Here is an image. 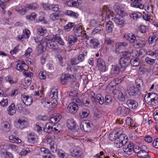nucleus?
Listing matches in <instances>:
<instances>
[{"mask_svg":"<svg viewBox=\"0 0 158 158\" xmlns=\"http://www.w3.org/2000/svg\"><path fill=\"white\" fill-rule=\"evenodd\" d=\"M8 2L5 0H0V7L2 10V12L3 14L6 12V6Z\"/></svg>","mask_w":158,"mask_h":158,"instance_id":"nucleus-35","label":"nucleus"},{"mask_svg":"<svg viewBox=\"0 0 158 158\" xmlns=\"http://www.w3.org/2000/svg\"><path fill=\"white\" fill-rule=\"evenodd\" d=\"M117 93L118 94H116L118 95V98L119 100L120 101H123L125 100V97L122 93L119 91H118Z\"/></svg>","mask_w":158,"mask_h":158,"instance_id":"nucleus-54","label":"nucleus"},{"mask_svg":"<svg viewBox=\"0 0 158 158\" xmlns=\"http://www.w3.org/2000/svg\"><path fill=\"white\" fill-rule=\"evenodd\" d=\"M94 101L95 102H98L101 105L104 102L103 97L99 94H97Z\"/></svg>","mask_w":158,"mask_h":158,"instance_id":"nucleus-29","label":"nucleus"},{"mask_svg":"<svg viewBox=\"0 0 158 158\" xmlns=\"http://www.w3.org/2000/svg\"><path fill=\"white\" fill-rule=\"evenodd\" d=\"M142 16V14L139 12H136V13H134L130 14L131 18L135 20L141 18Z\"/></svg>","mask_w":158,"mask_h":158,"instance_id":"nucleus-31","label":"nucleus"},{"mask_svg":"<svg viewBox=\"0 0 158 158\" xmlns=\"http://www.w3.org/2000/svg\"><path fill=\"white\" fill-rule=\"evenodd\" d=\"M47 32V30L41 27H39L37 28V32L40 35L43 36Z\"/></svg>","mask_w":158,"mask_h":158,"instance_id":"nucleus-38","label":"nucleus"},{"mask_svg":"<svg viewBox=\"0 0 158 158\" xmlns=\"http://www.w3.org/2000/svg\"><path fill=\"white\" fill-rule=\"evenodd\" d=\"M97 62V66L98 69L102 72L105 71L106 69V65L104 61L102 59L98 58Z\"/></svg>","mask_w":158,"mask_h":158,"instance_id":"nucleus-11","label":"nucleus"},{"mask_svg":"<svg viewBox=\"0 0 158 158\" xmlns=\"http://www.w3.org/2000/svg\"><path fill=\"white\" fill-rule=\"evenodd\" d=\"M46 73L43 71H41L39 74V77L41 79L44 80L46 78Z\"/></svg>","mask_w":158,"mask_h":158,"instance_id":"nucleus-60","label":"nucleus"},{"mask_svg":"<svg viewBox=\"0 0 158 158\" xmlns=\"http://www.w3.org/2000/svg\"><path fill=\"white\" fill-rule=\"evenodd\" d=\"M114 26L112 22L108 21L107 22L106 26V30L108 33H111Z\"/></svg>","mask_w":158,"mask_h":158,"instance_id":"nucleus-25","label":"nucleus"},{"mask_svg":"<svg viewBox=\"0 0 158 158\" xmlns=\"http://www.w3.org/2000/svg\"><path fill=\"white\" fill-rule=\"evenodd\" d=\"M48 8L49 9L55 11H57L59 9V6L57 4L50 5L48 6Z\"/></svg>","mask_w":158,"mask_h":158,"instance_id":"nucleus-52","label":"nucleus"},{"mask_svg":"<svg viewBox=\"0 0 158 158\" xmlns=\"http://www.w3.org/2000/svg\"><path fill=\"white\" fill-rule=\"evenodd\" d=\"M148 155V152L144 150H141L137 154L138 157L141 158H147V156Z\"/></svg>","mask_w":158,"mask_h":158,"instance_id":"nucleus-37","label":"nucleus"},{"mask_svg":"<svg viewBox=\"0 0 158 158\" xmlns=\"http://www.w3.org/2000/svg\"><path fill=\"white\" fill-rule=\"evenodd\" d=\"M22 98L23 102L27 106L30 105L32 103L33 99L31 96L23 95L22 96Z\"/></svg>","mask_w":158,"mask_h":158,"instance_id":"nucleus-15","label":"nucleus"},{"mask_svg":"<svg viewBox=\"0 0 158 158\" xmlns=\"http://www.w3.org/2000/svg\"><path fill=\"white\" fill-rule=\"evenodd\" d=\"M59 15L57 13H54L50 15V19L53 21H56L59 19Z\"/></svg>","mask_w":158,"mask_h":158,"instance_id":"nucleus-49","label":"nucleus"},{"mask_svg":"<svg viewBox=\"0 0 158 158\" xmlns=\"http://www.w3.org/2000/svg\"><path fill=\"white\" fill-rule=\"evenodd\" d=\"M15 10L21 15H24L26 11L25 7L23 6H17L15 9Z\"/></svg>","mask_w":158,"mask_h":158,"instance_id":"nucleus-36","label":"nucleus"},{"mask_svg":"<svg viewBox=\"0 0 158 158\" xmlns=\"http://www.w3.org/2000/svg\"><path fill=\"white\" fill-rule=\"evenodd\" d=\"M9 139L10 142L13 143H20L21 142V140L19 138L13 135L9 137Z\"/></svg>","mask_w":158,"mask_h":158,"instance_id":"nucleus-33","label":"nucleus"},{"mask_svg":"<svg viewBox=\"0 0 158 158\" xmlns=\"http://www.w3.org/2000/svg\"><path fill=\"white\" fill-rule=\"evenodd\" d=\"M36 137L34 134L30 133L28 138L29 141L32 143H34L36 142Z\"/></svg>","mask_w":158,"mask_h":158,"instance_id":"nucleus-46","label":"nucleus"},{"mask_svg":"<svg viewBox=\"0 0 158 158\" xmlns=\"http://www.w3.org/2000/svg\"><path fill=\"white\" fill-rule=\"evenodd\" d=\"M92 124L89 121L85 120L81 122L80 127L82 130L89 132L92 130Z\"/></svg>","mask_w":158,"mask_h":158,"instance_id":"nucleus-3","label":"nucleus"},{"mask_svg":"<svg viewBox=\"0 0 158 158\" xmlns=\"http://www.w3.org/2000/svg\"><path fill=\"white\" fill-rule=\"evenodd\" d=\"M128 141L127 137L124 134L120 135L116 138L114 141V145L117 147L121 148L124 144V143Z\"/></svg>","mask_w":158,"mask_h":158,"instance_id":"nucleus-2","label":"nucleus"},{"mask_svg":"<svg viewBox=\"0 0 158 158\" xmlns=\"http://www.w3.org/2000/svg\"><path fill=\"white\" fill-rule=\"evenodd\" d=\"M42 125V124L40 123H37L35 125V130L36 131L38 132H40L42 131V128L41 126Z\"/></svg>","mask_w":158,"mask_h":158,"instance_id":"nucleus-56","label":"nucleus"},{"mask_svg":"<svg viewBox=\"0 0 158 158\" xmlns=\"http://www.w3.org/2000/svg\"><path fill=\"white\" fill-rule=\"evenodd\" d=\"M36 17V14L35 13H31L30 15H27L26 16L27 19L31 20L34 19Z\"/></svg>","mask_w":158,"mask_h":158,"instance_id":"nucleus-64","label":"nucleus"},{"mask_svg":"<svg viewBox=\"0 0 158 158\" xmlns=\"http://www.w3.org/2000/svg\"><path fill=\"white\" fill-rule=\"evenodd\" d=\"M3 129L6 132L9 131L10 129V125L9 123L7 122H5L3 123Z\"/></svg>","mask_w":158,"mask_h":158,"instance_id":"nucleus-50","label":"nucleus"},{"mask_svg":"<svg viewBox=\"0 0 158 158\" xmlns=\"http://www.w3.org/2000/svg\"><path fill=\"white\" fill-rule=\"evenodd\" d=\"M128 61V60H127L122 58H120L119 60V64L121 67V71H124L125 70L126 67L129 65V63Z\"/></svg>","mask_w":158,"mask_h":158,"instance_id":"nucleus-19","label":"nucleus"},{"mask_svg":"<svg viewBox=\"0 0 158 158\" xmlns=\"http://www.w3.org/2000/svg\"><path fill=\"white\" fill-rule=\"evenodd\" d=\"M131 64L134 66H138L140 63L139 59L138 57L132 59L131 61Z\"/></svg>","mask_w":158,"mask_h":158,"instance_id":"nucleus-42","label":"nucleus"},{"mask_svg":"<svg viewBox=\"0 0 158 158\" xmlns=\"http://www.w3.org/2000/svg\"><path fill=\"white\" fill-rule=\"evenodd\" d=\"M146 44L145 41L140 39L136 40L132 45L136 48H143Z\"/></svg>","mask_w":158,"mask_h":158,"instance_id":"nucleus-12","label":"nucleus"},{"mask_svg":"<svg viewBox=\"0 0 158 158\" xmlns=\"http://www.w3.org/2000/svg\"><path fill=\"white\" fill-rule=\"evenodd\" d=\"M27 124L28 122L26 119L21 118L18 120L16 126L18 128L23 129L26 127Z\"/></svg>","mask_w":158,"mask_h":158,"instance_id":"nucleus-8","label":"nucleus"},{"mask_svg":"<svg viewBox=\"0 0 158 158\" xmlns=\"http://www.w3.org/2000/svg\"><path fill=\"white\" fill-rule=\"evenodd\" d=\"M40 151L44 154L47 155L48 154H51V152L49 150L45 148H40Z\"/></svg>","mask_w":158,"mask_h":158,"instance_id":"nucleus-62","label":"nucleus"},{"mask_svg":"<svg viewBox=\"0 0 158 158\" xmlns=\"http://www.w3.org/2000/svg\"><path fill=\"white\" fill-rule=\"evenodd\" d=\"M84 35H83V38H85L87 40H88L90 41V43L92 44L93 47L94 48H96L99 45V43L98 40L96 39H92L91 37H89L88 35H86V34L85 33L84 34Z\"/></svg>","mask_w":158,"mask_h":158,"instance_id":"nucleus-14","label":"nucleus"},{"mask_svg":"<svg viewBox=\"0 0 158 158\" xmlns=\"http://www.w3.org/2000/svg\"><path fill=\"white\" fill-rule=\"evenodd\" d=\"M5 80L6 81L9 82L11 84L16 83V82L14 81L13 78L10 76H8L6 77Z\"/></svg>","mask_w":158,"mask_h":158,"instance_id":"nucleus-59","label":"nucleus"},{"mask_svg":"<svg viewBox=\"0 0 158 158\" xmlns=\"http://www.w3.org/2000/svg\"><path fill=\"white\" fill-rule=\"evenodd\" d=\"M51 40L53 42L56 41L58 44L62 46L64 45V44L63 40L57 35H53L51 38Z\"/></svg>","mask_w":158,"mask_h":158,"instance_id":"nucleus-20","label":"nucleus"},{"mask_svg":"<svg viewBox=\"0 0 158 158\" xmlns=\"http://www.w3.org/2000/svg\"><path fill=\"white\" fill-rule=\"evenodd\" d=\"M114 8L118 14L117 15H119L121 17L123 16L124 11L123 9L121 7L120 4L118 3H115L114 6Z\"/></svg>","mask_w":158,"mask_h":158,"instance_id":"nucleus-18","label":"nucleus"},{"mask_svg":"<svg viewBox=\"0 0 158 158\" xmlns=\"http://www.w3.org/2000/svg\"><path fill=\"white\" fill-rule=\"evenodd\" d=\"M129 108H127L125 106H123V112L124 113L128 115L131 112V110Z\"/></svg>","mask_w":158,"mask_h":158,"instance_id":"nucleus-57","label":"nucleus"},{"mask_svg":"<svg viewBox=\"0 0 158 158\" xmlns=\"http://www.w3.org/2000/svg\"><path fill=\"white\" fill-rule=\"evenodd\" d=\"M19 45L17 46L13 50L10 51V54L13 55L16 54L19 50Z\"/></svg>","mask_w":158,"mask_h":158,"instance_id":"nucleus-61","label":"nucleus"},{"mask_svg":"<svg viewBox=\"0 0 158 158\" xmlns=\"http://www.w3.org/2000/svg\"><path fill=\"white\" fill-rule=\"evenodd\" d=\"M103 29L101 27H98L95 28L93 31L92 32V34H95L98 33L101 31H102Z\"/></svg>","mask_w":158,"mask_h":158,"instance_id":"nucleus-58","label":"nucleus"},{"mask_svg":"<svg viewBox=\"0 0 158 158\" xmlns=\"http://www.w3.org/2000/svg\"><path fill=\"white\" fill-rule=\"evenodd\" d=\"M128 107L130 109H135L138 106V105L137 102L133 99H128L126 102Z\"/></svg>","mask_w":158,"mask_h":158,"instance_id":"nucleus-13","label":"nucleus"},{"mask_svg":"<svg viewBox=\"0 0 158 158\" xmlns=\"http://www.w3.org/2000/svg\"><path fill=\"white\" fill-rule=\"evenodd\" d=\"M72 79L74 81L76 80V77L73 75L68 73L63 74L60 78L61 82L62 84H67L68 81Z\"/></svg>","mask_w":158,"mask_h":158,"instance_id":"nucleus-4","label":"nucleus"},{"mask_svg":"<svg viewBox=\"0 0 158 158\" xmlns=\"http://www.w3.org/2000/svg\"><path fill=\"white\" fill-rule=\"evenodd\" d=\"M61 118V116L59 115H57L56 116H54L53 117H51L50 119V121L52 122H54L55 123H56L57 122H59L60 118Z\"/></svg>","mask_w":158,"mask_h":158,"instance_id":"nucleus-45","label":"nucleus"},{"mask_svg":"<svg viewBox=\"0 0 158 158\" xmlns=\"http://www.w3.org/2000/svg\"><path fill=\"white\" fill-rule=\"evenodd\" d=\"M101 13L103 15V16H105V19H110L112 17L110 10L105 6L103 7Z\"/></svg>","mask_w":158,"mask_h":158,"instance_id":"nucleus-9","label":"nucleus"},{"mask_svg":"<svg viewBox=\"0 0 158 158\" xmlns=\"http://www.w3.org/2000/svg\"><path fill=\"white\" fill-rule=\"evenodd\" d=\"M140 90L139 88H137L134 86H131L128 90L129 94L131 96H138L139 95Z\"/></svg>","mask_w":158,"mask_h":158,"instance_id":"nucleus-7","label":"nucleus"},{"mask_svg":"<svg viewBox=\"0 0 158 158\" xmlns=\"http://www.w3.org/2000/svg\"><path fill=\"white\" fill-rule=\"evenodd\" d=\"M131 56V52L129 51H124L122 52V57L127 60H128Z\"/></svg>","mask_w":158,"mask_h":158,"instance_id":"nucleus-30","label":"nucleus"},{"mask_svg":"<svg viewBox=\"0 0 158 158\" xmlns=\"http://www.w3.org/2000/svg\"><path fill=\"white\" fill-rule=\"evenodd\" d=\"M145 61L148 64H152L154 63L155 60L154 59H151L148 57H147L145 58Z\"/></svg>","mask_w":158,"mask_h":158,"instance_id":"nucleus-63","label":"nucleus"},{"mask_svg":"<svg viewBox=\"0 0 158 158\" xmlns=\"http://www.w3.org/2000/svg\"><path fill=\"white\" fill-rule=\"evenodd\" d=\"M34 40L35 41V42H39L40 43V45H39L38 47L37 48L38 50V48L40 47V46H41V47H42V48L45 46V45H44V40H41L37 36L36 37L34 38Z\"/></svg>","mask_w":158,"mask_h":158,"instance_id":"nucleus-47","label":"nucleus"},{"mask_svg":"<svg viewBox=\"0 0 158 158\" xmlns=\"http://www.w3.org/2000/svg\"><path fill=\"white\" fill-rule=\"evenodd\" d=\"M7 111L9 115H13L16 113L15 104L13 103H12L8 107Z\"/></svg>","mask_w":158,"mask_h":158,"instance_id":"nucleus-23","label":"nucleus"},{"mask_svg":"<svg viewBox=\"0 0 158 158\" xmlns=\"http://www.w3.org/2000/svg\"><path fill=\"white\" fill-rule=\"evenodd\" d=\"M127 146L126 145H123V151L126 154L128 155H130L132 153L133 150L134 149V146H131V147H130V148H127Z\"/></svg>","mask_w":158,"mask_h":158,"instance_id":"nucleus-27","label":"nucleus"},{"mask_svg":"<svg viewBox=\"0 0 158 158\" xmlns=\"http://www.w3.org/2000/svg\"><path fill=\"white\" fill-rule=\"evenodd\" d=\"M145 102L148 104L156 106L158 104V95L155 93H149L144 97Z\"/></svg>","mask_w":158,"mask_h":158,"instance_id":"nucleus-1","label":"nucleus"},{"mask_svg":"<svg viewBox=\"0 0 158 158\" xmlns=\"http://www.w3.org/2000/svg\"><path fill=\"white\" fill-rule=\"evenodd\" d=\"M16 68L17 70L22 71L27 69L28 67L24 63H20L17 64Z\"/></svg>","mask_w":158,"mask_h":158,"instance_id":"nucleus-26","label":"nucleus"},{"mask_svg":"<svg viewBox=\"0 0 158 158\" xmlns=\"http://www.w3.org/2000/svg\"><path fill=\"white\" fill-rule=\"evenodd\" d=\"M72 146H73V148L70 150L71 155L73 157L79 158L81 155L80 148L79 147L73 146V144H72Z\"/></svg>","mask_w":158,"mask_h":158,"instance_id":"nucleus-5","label":"nucleus"},{"mask_svg":"<svg viewBox=\"0 0 158 158\" xmlns=\"http://www.w3.org/2000/svg\"><path fill=\"white\" fill-rule=\"evenodd\" d=\"M119 15H117L114 18H112L113 19L114 21L120 27H121L123 26L124 24V21L122 19V18H119L118 17Z\"/></svg>","mask_w":158,"mask_h":158,"instance_id":"nucleus-22","label":"nucleus"},{"mask_svg":"<svg viewBox=\"0 0 158 158\" xmlns=\"http://www.w3.org/2000/svg\"><path fill=\"white\" fill-rule=\"evenodd\" d=\"M119 71V69L117 66L115 65L112 66L110 73L112 75L115 76V75L118 73Z\"/></svg>","mask_w":158,"mask_h":158,"instance_id":"nucleus-39","label":"nucleus"},{"mask_svg":"<svg viewBox=\"0 0 158 158\" xmlns=\"http://www.w3.org/2000/svg\"><path fill=\"white\" fill-rule=\"evenodd\" d=\"M53 41H51L50 42H48L46 43V45H44L45 46H47L48 48L50 49H52L54 50H56L57 48H56V45L54 44Z\"/></svg>","mask_w":158,"mask_h":158,"instance_id":"nucleus-44","label":"nucleus"},{"mask_svg":"<svg viewBox=\"0 0 158 158\" xmlns=\"http://www.w3.org/2000/svg\"><path fill=\"white\" fill-rule=\"evenodd\" d=\"M78 109L77 104L74 102L70 103L68 106L67 110L70 113H75Z\"/></svg>","mask_w":158,"mask_h":158,"instance_id":"nucleus-10","label":"nucleus"},{"mask_svg":"<svg viewBox=\"0 0 158 158\" xmlns=\"http://www.w3.org/2000/svg\"><path fill=\"white\" fill-rule=\"evenodd\" d=\"M74 25V23L70 22L69 23L64 27V29L66 31H69L71 30Z\"/></svg>","mask_w":158,"mask_h":158,"instance_id":"nucleus-43","label":"nucleus"},{"mask_svg":"<svg viewBox=\"0 0 158 158\" xmlns=\"http://www.w3.org/2000/svg\"><path fill=\"white\" fill-rule=\"evenodd\" d=\"M74 33L76 36H79L81 35L82 33V29L80 27L78 26L74 27Z\"/></svg>","mask_w":158,"mask_h":158,"instance_id":"nucleus-32","label":"nucleus"},{"mask_svg":"<svg viewBox=\"0 0 158 158\" xmlns=\"http://www.w3.org/2000/svg\"><path fill=\"white\" fill-rule=\"evenodd\" d=\"M26 7L29 10H35L38 8L39 6L35 2L30 4H27Z\"/></svg>","mask_w":158,"mask_h":158,"instance_id":"nucleus-34","label":"nucleus"},{"mask_svg":"<svg viewBox=\"0 0 158 158\" xmlns=\"http://www.w3.org/2000/svg\"><path fill=\"white\" fill-rule=\"evenodd\" d=\"M128 45V44L127 43L125 42H122L120 43H118L116 44V51H118V50H119L121 48V47L123 46V47H126Z\"/></svg>","mask_w":158,"mask_h":158,"instance_id":"nucleus-40","label":"nucleus"},{"mask_svg":"<svg viewBox=\"0 0 158 158\" xmlns=\"http://www.w3.org/2000/svg\"><path fill=\"white\" fill-rule=\"evenodd\" d=\"M47 142L49 143L50 145V148L52 151L54 153L56 152L57 150V146L56 142L52 140L51 136H48L46 139Z\"/></svg>","mask_w":158,"mask_h":158,"instance_id":"nucleus-6","label":"nucleus"},{"mask_svg":"<svg viewBox=\"0 0 158 158\" xmlns=\"http://www.w3.org/2000/svg\"><path fill=\"white\" fill-rule=\"evenodd\" d=\"M76 122L73 119H69L67 122V127L71 131L75 130L76 128Z\"/></svg>","mask_w":158,"mask_h":158,"instance_id":"nucleus-21","label":"nucleus"},{"mask_svg":"<svg viewBox=\"0 0 158 158\" xmlns=\"http://www.w3.org/2000/svg\"><path fill=\"white\" fill-rule=\"evenodd\" d=\"M66 40L68 41V43L69 44V45H70L76 43L77 40V38L76 36H75L72 35L69 36L68 37V39Z\"/></svg>","mask_w":158,"mask_h":158,"instance_id":"nucleus-24","label":"nucleus"},{"mask_svg":"<svg viewBox=\"0 0 158 158\" xmlns=\"http://www.w3.org/2000/svg\"><path fill=\"white\" fill-rule=\"evenodd\" d=\"M132 1L131 3V6L143 9L144 7L143 5L140 2L142 0H131Z\"/></svg>","mask_w":158,"mask_h":158,"instance_id":"nucleus-17","label":"nucleus"},{"mask_svg":"<svg viewBox=\"0 0 158 158\" xmlns=\"http://www.w3.org/2000/svg\"><path fill=\"white\" fill-rule=\"evenodd\" d=\"M105 103L106 104H108L112 101V98L111 96L109 95H106L105 98Z\"/></svg>","mask_w":158,"mask_h":158,"instance_id":"nucleus-55","label":"nucleus"},{"mask_svg":"<svg viewBox=\"0 0 158 158\" xmlns=\"http://www.w3.org/2000/svg\"><path fill=\"white\" fill-rule=\"evenodd\" d=\"M66 14L68 15L74 17L75 18H77L79 15L77 13H75L72 10H69L67 11Z\"/></svg>","mask_w":158,"mask_h":158,"instance_id":"nucleus-48","label":"nucleus"},{"mask_svg":"<svg viewBox=\"0 0 158 158\" xmlns=\"http://www.w3.org/2000/svg\"><path fill=\"white\" fill-rule=\"evenodd\" d=\"M123 37L126 40L131 42L132 44L136 40V37L134 34L132 33L125 34Z\"/></svg>","mask_w":158,"mask_h":158,"instance_id":"nucleus-16","label":"nucleus"},{"mask_svg":"<svg viewBox=\"0 0 158 158\" xmlns=\"http://www.w3.org/2000/svg\"><path fill=\"white\" fill-rule=\"evenodd\" d=\"M57 94V89L56 88H54L52 89L50 92V93L49 95V97L53 99H56L58 97Z\"/></svg>","mask_w":158,"mask_h":158,"instance_id":"nucleus-28","label":"nucleus"},{"mask_svg":"<svg viewBox=\"0 0 158 158\" xmlns=\"http://www.w3.org/2000/svg\"><path fill=\"white\" fill-rule=\"evenodd\" d=\"M89 111L87 109H82L80 113V116L82 118H85L88 116Z\"/></svg>","mask_w":158,"mask_h":158,"instance_id":"nucleus-41","label":"nucleus"},{"mask_svg":"<svg viewBox=\"0 0 158 158\" xmlns=\"http://www.w3.org/2000/svg\"><path fill=\"white\" fill-rule=\"evenodd\" d=\"M135 82L136 85V87L140 89L141 86L143 84L142 80L141 78H138L136 80Z\"/></svg>","mask_w":158,"mask_h":158,"instance_id":"nucleus-51","label":"nucleus"},{"mask_svg":"<svg viewBox=\"0 0 158 158\" xmlns=\"http://www.w3.org/2000/svg\"><path fill=\"white\" fill-rule=\"evenodd\" d=\"M50 123H47L45 127L44 128V131L46 132H49L52 129L53 127L50 125Z\"/></svg>","mask_w":158,"mask_h":158,"instance_id":"nucleus-53","label":"nucleus"}]
</instances>
